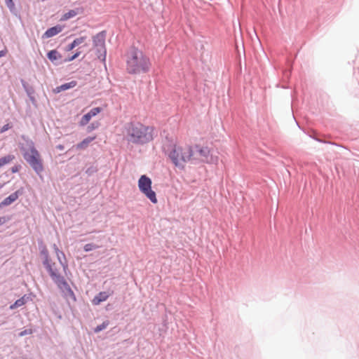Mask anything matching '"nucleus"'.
Listing matches in <instances>:
<instances>
[{
  "label": "nucleus",
  "instance_id": "obj_12",
  "mask_svg": "<svg viewBox=\"0 0 359 359\" xmlns=\"http://www.w3.org/2000/svg\"><path fill=\"white\" fill-rule=\"evenodd\" d=\"M111 294H108L107 292H100L96 295L92 300V303L94 305H99L101 302L106 301Z\"/></svg>",
  "mask_w": 359,
  "mask_h": 359
},
{
  "label": "nucleus",
  "instance_id": "obj_27",
  "mask_svg": "<svg viewBox=\"0 0 359 359\" xmlns=\"http://www.w3.org/2000/svg\"><path fill=\"white\" fill-rule=\"evenodd\" d=\"M7 7L13 11L15 8V4L13 0H5Z\"/></svg>",
  "mask_w": 359,
  "mask_h": 359
},
{
  "label": "nucleus",
  "instance_id": "obj_14",
  "mask_svg": "<svg viewBox=\"0 0 359 359\" xmlns=\"http://www.w3.org/2000/svg\"><path fill=\"white\" fill-rule=\"evenodd\" d=\"M77 85V82L76 81H72L71 82L62 84L60 86L56 87L54 89V92L56 93H59L62 91L73 88Z\"/></svg>",
  "mask_w": 359,
  "mask_h": 359
},
{
  "label": "nucleus",
  "instance_id": "obj_28",
  "mask_svg": "<svg viewBox=\"0 0 359 359\" xmlns=\"http://www.w3.org/2000/svg\"><path fill=\"white\" fill-rule=\"evenodd\" d=\"M81 54V51H77L75 54H74L71 57L68 59H65V62H70L77 58Z\"/></svg>",
  "mask_w": 359,
  "mask_h": 359
},
{
  "label": "nucleus",
  "instance_id": "obj_35",
  "mask_svg": "<svg viewBox=\"0 0 359 359\" xmlns=\"http://www.w3.org/2000/svg\"><path fill=\"white\" fill-rule=\"evenodd\" d=\"M4 184H0V189L2 188Z\"/></svg>",
  "mask_w": 359,
  "mask_h": 359
},
{
  "label": "nucleus",
  "instance_id": "obj_24",
  "mask_svg": "<svg viewBox=\"0 0 359 359\" xmlns=\"http://www.w3.org/2000/svg\"><path fill=\"white\" fill-rule=\"evenodd\" d=\"M108 325H109V321L103 322L101 325H97L95 328V332H99L102 331V330H104L105 328H107V327Z\"/></svg>",
  "mask_w": 359,
  "mask_h": 359
},
{
  "label": "nucleus",
  "instance_id": "obj_17",
  "mask_svg": "<svg viewBox=\"0 0 359 359\" xmlns=\"http://www.w3.org/2000/svg\"><path fill=\"white\" fill-rule=\"evenodd\" d=\"M96 138L95 136L94 137H88L87 138H85L83 141H81L80 143L77 144L76 147L79 150H83L86 149L89 144L93 141Z\"/></svg>",
  "mask_w": 359,
  "mask_h": 359
},
{
  "label": "nucleus",
  "instance_id": "obj_3",
  "mask_svg": "<svg viewBox=\"0 0 359 359\" xmlns=\"http://www.w3.org/2000/svg\"><path fill=\"white\" fill-rule=\"evenodd\" d=\"M193 156V148L188 144H175L169 153V157L173 163L176 166L182 168L184 167L185 163L192 161Z\"/></svg>",
  "mask_w": 359,
  "mask_h": 359
},
{
  "label": "nucleus",
  "instance_id": "obj_30",
  "mask_svg": "<svg viewBox=\"0 0 359 359\" xmlns=\"http://www.w3.org/2000/svg\"><path fill=\"white\" fill-rule=\"evenodd\" d=\"M76 47V42L74 41V40L71 43H69L67 46V50H73L74 48Z\"/></svg>",
  "mask_w": 359,
  "mask_h": 359
},
{
  "label": "nucleus",
  "instance_id": "obj_11",
  "mask_svg": "<svg viewBox=\"0 0 359 359\" xmlns=\"http://www.w3.org/2000/svg\"><path fill=\"white\" fill-rule=\"evenodd\" d=\"M62 30V27L60 25H57L47 29L45 33L43 34V38H50L54 36L61 32Z\"/></svg>",
  "mask_w": 359,
  "mask_h": 359
},
{
  "label": "nucleus",
  "instance_id": "obj_33",
  "mask_svg": "<svg viewBox=\"0 0 359 359\" xmlns=\"http://www.w3.org/2000/svg\"><path fill=\"white\" fill-rule=\"evenodd\" d=\"M6 52H7L6 50H1V51H0V57H3V56L6 55Z\"/></svg>",
  "mask_w": 359,
  "mask_h": 359
},
{
  "label": "nucleus",
  "instance_id": "obj_29",
  "mask_svg": "<svg viewBox=\"0 0 359 359\" xmlns=\"http://www.w3.org/2000/svg\"><path fill=\"white\" fill-rule=\"evenodd\" d=\"M32 332H33V331L32 329L25 330L19 334V336L22 337V336H25L27 334H32Z\"/></svg>",
  "mask_w": 359,
  "mask_h": 359
},
{
  "label": "nucleus",
  "instance_id": "obj_15",
  "mask_svg": "<svg viewBox=\"0 0 359 359\" xmlns=\"http://www.w3.org/2000/svg\"><path fill=\"white\" fill-rule=\"evenodd\" d=\"M53 249L55 252L56 256L60 262V265L62 266L64 271L66 272V270L68 268L67 264L66 262H62L61 259L62 256L65 258V254L59 250L55 244L53 245Z\"/></svg>",
  "mask_w": 359,
  "mask_h": 359
},
{
  "label": "nucleus",
  "instance_id": "obj_2",
  "mask_svg": "<svg viewBox=\"0 0 359 359\" xmlns=\"http://www.w3.org/2000/svg\"><path fill=\"white\" fill-rule=\"evenodd\" d=\"M154 129L140 123L130 124L127 130L128 140L134 144H146L153 140Z\"/></svg>",
  "mask_w": 359,
  "mask_h": 359
},
{
  "label": "nucleus",
  "instance_id": "obj_18",
  "mask_svg": "<svg viewBox=\"0 0 359 359\" xmlns=\"http://www.w3.org/2000/svg\"><path fill=\"white\" fill-rule=\"evenodd\" d=\"M48 58L52 62L60 60L62 58V55L56 50H52L49 51L47 54Z\"/></svg>",
  "mask_w": 359,
  "mask_h": 359
},
{
  "label": "nucleus",
  "instance_id": "obj_32",
  "mask_svg": "<svg viewBox=\"0 0 359 359\" xmlns=\"http://www.w3.org/2000/svg\"><path fill=\"white\" fill-rule=\"evenodd\" d=\"M10 128L11 126H9V124H6L0 129V133H4L5 131L8 130Z\"/></svg>",
  "mask_w": 359,
  "mask_h": 359
},
{
  "label": "nucleus",
  "instance_id": "obj_25",
  "mask_svg": "<svg viewBox=\"0 0 359 359\" xmlns=\"http://www.w3.org/2000/svg\"><path fill=\"white\" fill-rule=\"evenodd\" d=\"M99 126H100V123L98 122L92 123L90 125H89L87 127V131L88 132H91L93 130L99 127Z\"/></svg>",
  "mask_w": 359,
  "mask_h": 359
},
{
  "label": "nucleus",
  "instance_id": "obj_22",
  "mask_svg": "<svg viewBox=\"0 0 359 359\" xmlns=\"http://www.w3.org/2000/svg\"><path fill=\"white\" fill-rule=\"evenodd\" d=\"M77 15V12L74 10H70L67 13H65L62 18V20H67L69 18H74Z\"/></svg>",
  "mask_w": 359,
  "mask_h": 359
},
{
  "label": "nucleus",
  "instance_id": "obj_16",
  "mask_svg": "<svg viewBox=\"0 0 359 359\" xmlns=\"http://www.w3.org/2000/svg\"><path fill=\"white\" fill-rule=\"evenodd\" d=\"M93 41L95 47L104 48V36L100 33L93 36Z\"/></svg>",
  "mask_w": 359,
  "mask_h": 359
},
{
  "label": "nucleus",
  "instance_id": "obj_20",
  "mask_svg": "<svg viewBox=\"0 0 359 359\" xmlns=\"http://www.w3.org/2000/svg\"><path fill=\"white\" fill-rule=\"evenodd\" d=\"M88 36H82L78 38H76L74 39V41L76 42V46L83 44V46H88Z\"/></svg>",
  "mask_w": 359,
  "mask_h": 359
},
{
  "label": "nucleus",
  "instance_id": "obj_7",
  "mask_svg": "<svg viewBox=\"0 0 359 359\" xmlns=\"http://www.w3.org/2000/svg\"><path fill=\"white\" fill-rule=\"evenodd\" d=\"M102 111V109L100 107H95L90 110L89 112L86 114L82 116L79 121V125L81 126H84L87 125L89 121L91 120V118L96 115H97L99 113H100Z\"/></svg>",
  "mask_w": 359,
  "mask_h": 359
},
{
  "label": "nucleus",
  "instance_id": "obj_34",
  "mask_svg": "<svg viewBox=\"0 0 359 359\" xmlns=\"http://www.w3.org/2000/svg\"><path fill=\"white\" fill-rule=\"evenodd\" d=\"M18 170V168H16V167H15V168H12V171H13V172H17Z\"/></svg>",
  "mask_w": 359,
  "mask_h": 359
},
{
  "label": "nucleus",
  "instance_id": "obj_4",
  "mask_svg": "<svg viewBox=\"0 0 359 359\" xmlns=\"http://www.w3.org/2000/svg\"><path fill=\"white\" fill-rule=\"evenodd\" d=\"M23 157L31 168L38 174H41L43 170V163L41 154L32 144L28 149H24Z\"/></svg>",
  "mask_w": 359,
  "mask_h": 359
},
{
  "label": "nucleus",
  "instance_id": "obj_31",
  "mask_svg": "<svg viewBox=\"0 0 359 359\" xmlns=\"http://www.w3.org/2000/svg\"><path fill=\"white\" fill-rule=\"evenodd\" d=\"M9 219H10V217H5V216L0 217V226H1L4 224H5Z\"/></svg>",
  "mask_w": 359,
  "mask_h": 359
},
{
  "label": "nucleus",
  "instance_id": "obj_10",
  "mask_svg": "<svg viewBox=\"0 0 359 359\" xmlns=\"http://www.w3.org/2000/svg\"><path fill=\"white\" fill-rule=\"evenodd\" d=\"M150 201L154 204L158 203L156 194L154 191L152 190L151 186L149 188L144 189L141 191Z\"/></svg>",
  "mask_w": 359,
  "mask_h": 359
},
{
  "label": "nucleus",
  "instance_id": "obj_9",
  "mask_svg": "<svg viewBox=\"0 0 359 359\" xmlns=\"http://www.w3.org/2000/svg\"><path fill=\"white\" fill-rule=\"evenodd\" d=\"M151 180L145 175H142L138 180V188L140 191L151 186Z\"/></svg>",
  "mask_w": 359,
  "mask_h": 359
},
{
  "label": "nucleus",
  "instance_id": "obj_23",
  "mask_svg": "<svg viewBox=\"0 0 359 359\" xmlns=\"http://www.w3.org/2000/svg\"><path fill=\"white\" fill-rule=\"evenodd\" d=\"M41 255L43 256V263H48L50 259H49L48 250L46 247H43L41 250Z\"/></svg>",
  "mask_w": 359,
  "mask_h": 359
},
{
  "label": "nucleus",
  "instance_id": "obj_1",
  "mask_svg": "<svg viewBox=\"0 0 359 359\" xmlns=\"http://www.w3.org/2000/svg\"><path fill=\"white\" fill-rule=\"evenodd\" d=\"M149 58L141 50L132 47L126 55V69L130 74H140L148 72L151 68Z\"/></svg>",
  "mask_w": 359,
  "mask_h": 359
},
{
  "label": "nucleus",
  "instance_id": "obj_8",
  "mask_svg": "<svg viewBox=\"0 0 359 359\" xmlns=\"http://www.w3.org/2000/svg\"><path fill=\"white\" fill-rule=\"evenodd\" d=\"M43 265L49 272V274L53 280L57 278L60 276V268H58L55 263L52 262L51 260L48 261V263H44Z\"/></svg>",
  "mask_w": 359,
  "mask_h": 359
},
{
  "label": "nucleus",
  "instance_id": "obj_13",
  "mask_svg": "<svg viewBox=\"0 0 359 359\" xmlns=\"http://www.w3.org/2000/svg\"><path fill=\"white\" fill-rule=\"evenodd\" d=\"M18 198V193L15 191L11 194L9 196L6 198L2 202L0 203V208L7 206L15 202Z\"/></svg>",
  "mask_w": 359,
  "mask_h": 359
},
{
  "label": "nucleus",
  "instance_id": "obj_6",
  "mask_svg": "<svg viewBox=\"0 0 359 359\" xmlns=\"http://www.w3.org/2000/svg\"><path fill=\"white\" fill-rule=\"evenodd\" d=\"M53 281L56 283L57 287L62 290L64 293L65 296L67 297L72 298L75 300L76 297L74 292L71 289L70 286L65 279V278L62 276H60L57 278L54 279Z\"/></svg>",
  "mask_w": 359,
  "mask_h": 359
},
{
  "label": "nucleus",
  "instance_id": "obj_19",
  "mask_svg": "<svg viewBox=\"0 0 359 359\" xmlns=\"http://www.w3.org/2000/svg\"><path fill=\"white\" fill-rule=\"evenodd\" d=\"M14 158L15 156L11 154L0 158V168L10 163Z\"/></svg>",
  "mask_w": 359,
  "mask_h": 359
},
{
  "label": "nucleus",
  "instance_id": "obj_5",
  "mask_svg": "<svg viewBox=\"0 0 359 359\" xmlns=\"http://www.w3.org/2000/svg\"><path fill=\"white\" fill-rule=\"evenodd\" d=\"M194 156L192 161H198L202 163H209L210 156V149L208 146L196 144L193 149Z\"/></svg>",
  "mask_w": 359,
  "mask_h": 359
},
{
  "label": "nucleus",
  "instance_id": "obj_26",
  "mask_svg": "<svg viewBox=\"0 0 359 359\" xmlns=\"http://www.w3.org/2000/svg\"><path fill=\"white\" fill-rule=\"evenodd\" d=\"M96 248H97V246L93 243H88V244L85 245V246H84V250L86 252H88L90 250H95Z\"/></svg>",
  "mask_w": 359,
  "mask_h": 359
},
{
  "label": "nucleus",
  "instance_id": "obj_21",
  "mask_svg": "<svg viewBox=\"0 0 359 359\" xmlns=\"http://www.w3.org/2000/svg\"><path fill=\"white\" fill-rule=\"evenodd\" d=\"M25 304V297H22L15 302V303L12 305H11L10 309H14L18 307L22 306Z\"/></svg>",
  "mask_w": 359,
  "mask_h": 359
}]
</instances>
